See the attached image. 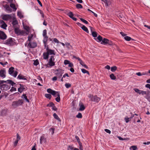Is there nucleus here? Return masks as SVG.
I'll return each mask as SVG.
<instances>
[{"instance_id": "obj_1", "label": "nucleus", "mask_w": 150, "mask_h": 150, "mask_svg": "<svg viewBox=\"0 0 150 150\" xmlns=\"http://www.w3.org/2000/svg\"><path fill=\"white\" fill-rule=\"evenodd\" d=\"M47 91L48 93H51L53 96L55 97L57 96V97L55 98V100L57 102H59L60 101V98L59 92L55 91L50 88L48 89L47 90Z\"/></svg>"}, {"instance_id": "obj_2", "label": "nucleus", "mask_w": 150, "mask_h": 150, "mask_svg": "<svg viewBox=\"0 0 150 150\" xmlns=\"http://www.w3.org/2000/svg\"><path fill=\"white\" fill-rule=\"evenodd\" d=\"M23 103L22 100H19L17 101H14L12 102V105L14 108H16L17 107L22 105Z\"/></svg>"}, {"instance_id": "obj_3", "label": "nucleus", "mask_w": 150, "mask_h": 150, "mask_svg": "<svg viewBox=\"0 0 150 150\" xmlns=\"http://www.w3.org/2000/svg\"><path fill=\"white\" fill-rule=\"evenodd\" d=\"M88 97L90 98L91 101L98 102L100 100V98L98 97L97 96H93L91 94L88 96Z\"/></svg>"}, {"instance_id": "obj_4", "label": "nucleus", "mask_w": 150, "mask_h": 150, "mask_svg": "<svg viewBox=\"0 0 150 150\" xmlns=\"http://www.w3.org/2000/svg\"><path fill=\"white\" fill-rule=\"evenodd\" d=\"M14 67H11L8 70V73L10 75L13 76L14 77H16L17 75L18 72L16 71H14Z\"/></svg>"}, {"instance_id": "obj_5", "label": "nucleus", "mask_w": 150, "mask_h": 150, "mask_svg": "<svg viewBox=\"0 0 150 150\" xmlns=\"http://www.w3.org/2000/svg\"><path fill=\"white\" fill-rule=\"evenodd\" d=\"M14 40L12 38H9L5 41V44L9 46H12L15 43Z\"/></svg>"}, {"instance_id": "obj_6", "label": "nucleus", "mask_w": 150, "mask_h": 150, "mask_svg": "<svg viewBox=\"0 0 150 150\" xmlns=\"http://www.w3.org/2000/svg\"><path fill=\"white\" fill-rule=\"evenodd\" d=\"M54 58L53 56H51L49 59L48 64L50 67L53 66L55 65V62H54Z\"/></svg>"}, {"instance_id": "obj_7", "label": "nucleus", "mask_w": 150, "mask_h": 150, "mask_svg": "<svg viewBox=\"0 0 150 150\" xmlns=\"http://www.w3.org/2000/svg\"><path fill=\"white\" fill-rule=\"evenodd\" d=\"M63 71V70L61 69H57L55 71V73L57 75L58 77L60 78L64 73Z\"/></svg>"}, {"instance_id": "obj_8", "label": "nucleus", "mask_w": 150, "mask_h": 150, "mask_svg": "<svg viewBox=\"0 0 150 150\" xmlns=\"http://www.w3.org/2000/svg\"><path fill=\"white\" fill-rule=\"evenodd\" d=\"M11 15L6 14L2 16V19L5 21H8L11 19Z\"/></svg>"}, {"instance_id": "obj_9", "label": "nucleus", "mask_w": 150, "mask_h": 150, "mask_svg": "<svg viewBox=\"0 0 150 150\" xmlns=\"http://www.w3.org/2000/svg\"><path fill=\"white\" fill-rule=\"evenodd\" d=\"M47 53L48 54L50 55H55L54 52V50L50 49L48 46H47L46 49Z\"/></svg>"}, {"instance_id": "obj_10", "label": "nucleus", "mask_w": 150, "mask_h": 150, "mask_svg": "<svg viewBox=\"0 0 150 150\" xmlns=\"http://www.w3.org/2000/svg\"><path fill=\"white\" fill-rule=\"evenodd\" d=\"M0 77L3 78L6 77V71L4 69H1L0 70Z\"/></svg>"}, {"instance_id": "obj_11", "label": "nucleus", "mask_w": 150, "mask_h": 150, "mask_svg": "<svg viewBox=\"0 0 150 150\" xmlns=\"http://www.w3.org/2000/svg\"><path fill=\"white\" fill-rule=\"evenodd\" d=\"M28 46L31 48H34L37 46L36 43L34 42H29L28 44Z\"/></svg>"}, {"instance_id": "obj_12", "label": "nucleus", "mask_w": 150, "mask_h": 150, "mask_svg": "<svg viewBox=\"0 0 150 150\" xmlns=\"http://www.w3.org/2000/svg\"><path fill=\"white\" fill-rule=\"evenodd\" d=\"M3 7L5 9L6 11L8 13H11L12 12L11 9L10 8V6L7 4H6L3 5Z\"/></svg>"}, {"instance_id": "obj_13", "label": "nucleus", "mask_w": 150, "mask_h": 150, "mask_svg": "<svg viewBox=\"0 0 150 150\" xmlns=\"http://www.w3.org/2000/svg\"><path fill=\"white\" fill-rule=\"evenodd\" d=\"M0 87L1 89L6 91L8 90L9 88L8 85L7 84H3L1 85Z\"/></svg>"}, {"instance_id": "obj_14", "label": "nucleus", "mask_w": 150, "mask_h": 150, "mask_svg": "<svg viewBox=\"0 0 150 150\" xmlns=\"http://www.w3.org/2000/svg\"><path fill=\"white\" fill-rule=\"evenodd\" d=\"M7 36L4 32L0 31V39L1 40H5L6 39Z\"/></svg>"}, {"instance_id": "obj_15", "label": "nucleus", "mask_w": 150, "mask_h": 150, "mask_svg": "<svg viewBox=\"0 0 150 150\" xmlns=\"http://www.w3.org/2000/svg\"><path fill=\"white\" fill-rule=\"evenodd\" d=\"M19 85L20 86V87L18 88V91L20 93H21L25 89L26 87L21 84H20Z\"/></svg>"}, {"instance_id": "obj_16", "label": "nucleus", "mask_w": 150, "mask_h": 150, "mask_svg": "<svg viewBox=\"0 0 150 150\" xmlns=\"http://www.w3.org/2000/svg\"><path fill=\"white\" fill-rule=\"evenodd\" d=\"M67 15L69 16L70 18H72L73 20L74 21H76L77 19L74 17V14L73 13L71 12H69L67 13Z\"/></svg>"}, {"instance_id": "obj_17", "label": "nucleus", "mask_w": 150, "mask_h": 150, "mask_svg": "<svg viewBox=\"0 0 150 150\" xmlns=\"http://www.w3.org/2000/svg\"><path fill=\"white\" fill-rule=\"evenodd\" d=\"M7 114V110H3L1 112L0 115L2 116H6Z\"/></svg>"}, {"instance_id": "obj_18", "label": "nucleus", "mask_w": 150, "mask_h": 150, "mask_svg": "<svg viewBox=\"0 0 150 150\" xmlns=\"http://www.w3.org/2000/svg\"><path fill=\"white\" fill-rule=\"evenodd\" d=\"M46 142V139L45 138L43 135L42 136L40 137V144H42L43 143H45Z\"/></svg>"}, {"instance_id": "obj_19", "label": "nucleus", "mask_w": 150, "mask_h": 150, "mask_svg": "<svg viewBox=\"0 0 150 150\" xmlns=\"http://www.w3.org/2000/svg\"><path fill=\"white\" fill-rule=\"evenodd\" d=\"M14 3H11L10 5V7L13 9L14 11H16L17 10V8L16 7L15 5L14 4Z\"/></svg>"}, {"instance_id": "obj_20", "label": "nucleus", "mask_w": 150, "mask_h": 150, "mask_svg": "<svg viewBox=\"0 0 150 150\" xmlns=\"http://www.w3.org/2000/svg\"><path fill=\"white\" fill-rule=\"evenodd\" d=\"M28 34V33H26L25 31L21 30L18 35H25Z\"/></svg>"}, {"instance_id": "obj_21", "label": "nucleus", "mask_w": 150, "mask_h": 150, "mask_svg": "<svg viewBox=\"0 0 150 150\" xmlns=\"http://www.w3.org/2000/svg\"><path fill=\"white\" fill-rule=\"evenodd\" d=\"M17 78L19 79H22L23 80H27L25 77L22 75L19 74L17 77Z\"/></svg>"}, {"instance_id": "obj_22", "label": "nucleus", "mask_w": 150, "mask_h": 150, "mask_svg": "<svg viewBox=\"0 0 150 150\" xmlns=\"http://www.w3.org/2000/svg\"><path fill=\"white\" fill-rule=\"evenodd\" d=\"M109 42L110 40H109L108 39L106 38H104L102 40L101 43L102 44H107Z\"/></svg>"}, {"instance_id": "obj_23", "label": "nucleus", "mask_w": 150, "mask_h": 150, "mask_svg": "<svg viewBox=\"0 0 150 150\" xmlns=\"http://www.w3.org/2000/svg\"><path fill=\"white\" fill-rule=\"evenodd\" d=\"M134 117V115H133L130 117H126L125 118V120L126 123H128L131 119H132Z\"/></svg>"}, {"instance_id": "obj_24", "label": "nucleus", "mask_w": 150, "mask_h": 150, "mask_svg": "<svg viewBox=\"0 0 150 150\" xmlns=\"http://www.w3.org/2000/svg\"><path fill=\"white\" fill-rule=\"evenodd\" d=\"M104 2L105 4V5L106 6H108L111 4V2L109 1H108L107 0H104L103 1Z\"/></svg>"}, {"instance_id": "obj_25", "label": "nucleus", "mask_w": 150, "mask_h": 150, "mask_svg": "<svg viewBox=\"0 0 150 150\" xmlns=\"http://www.w3.org/2000/svg\"><path fill=\"white\" fill-rule=\"evenodd\" d=\"M43 55V59H47L49 58V55L46 52H44Z\"/></svg>"}, {"instance_id": "obj_26", "label": "nucleus", "mask_w": 150, "mask_h": 150, "mask_svg": "<svg viewBox=\"0 0 150 150\" xmlns=\"http://www.w3.org/2000/svg\"><path fill=\"white\" fill-rule=\"evenodd\" d=\"M146 92H147V93L146 94V96L145 98L149 101H150L149 100L150 99V96L149 95L150 91H146Z\"/></svg>"}, {"instance_id": "obj_27", "label": "nucleus", "mask_w": 150, "mask_h": 150, "mask_svg": "<svg viewBox=\"0 0 150 150\" xmlns=\"http://www.w3.org/2000/svg\"><path fill=\"white\" fill-rule=\"evenodd\" d=\"M48 37H44V39L43 40V42L45 46H46V45L47 44V42L48 40Z\"/></svg>"}, {"instance_id": "obj_28", "label": "nucleus", "mask_w": 150, "mask_h": 150, "mask_svg": "<svg viewBox=\"0 0 150 150\" xmlns=\"http://www.w3.org/2000/svg\"><path fill=\"white\" fill-rule=\"evenodd\" d=\"M18 22L16 20V18H14L13 19V22H12V24L13 25V26L15 27L14 26L16 25L17 24Z\"/></svg>"}, {"instance_id": "obj_29", "label": "nucleus", "mask_w": 150, "mask_h": 150, "mask_svg": "<svg viewBox=\"0 0 150 150\" xmlns=\"http://www.w3.org/2000/svg\"><path fill=\"white\" fill-rule=\"evenodd\" d=\"M20 30H19L18 29V27H16V28H15V29H14L15 32L16 34H17L18 35L20 33Z\"/></svg>"}, {"instance_id": "obj_30", "label": "nucleus", "mask_w": 150, "mask_h": 150, "mask_svg": "<svg viewBox=\"0 0 150 150\" xmlns=\"http://www.w3.org/2000/svg\"><path fill=\"white\" fill-rule=\"evenodd\" d=\"M81 28L84 31H85L87 33H89L88 28L85 26L83 25L82 27H81Z\"/></svg>"}, {"instance_id": "obj_31", "label": "nucleus", "mask_w": 150, "mask_h": 150, "mask_svg": "<svg viewBox=\"0 0 150 150\" xmlns=\"http://www.w3.org/2000/svg\"><path fill=\"white\" fill-rule=\"evenodd\" d=\"M24 28L26 30V31L27 32V33H29V30H30V28L29 27L27 26V25H24L23 26Z\"/></svg>"}, {"instance_id": "obj_32", "label": "nucleus", "mask_w": 150, "mask_h": 150, "mask_svg": "<svg viewBox=\"0 0 150 150\" xmlns=\"http://www.w3.org/2000/svg\"><path fill=\"white\" fill-rule=\"evenodd\" d=\"M80 108L79 109V110L80 111H83L85 109V107L84 106V105L83 104H79Z\"/></svg>"}, {"instance_id": "obj_33", "label": "nucleus", "mask_w": 150, "mask_h": 150, "mask_svg": "<svg viewBox=\"0 0 150 150\" xmlns=\"http://www.w3.org/2000/svg\"><path fill=\"white\" fill-rule=\"evenodd\" d=\"M7 83L10 84L12 86H13L15 83L11 80H7Z\"/></svg>"}, {"instance_id": "obj_34", "label": "nucleus", "mask_w": 150, "mask_h": 150, "mask_svg": "<svg viewBox=\"0 0 150 150\" xmlns=\"http://www.w3.org/2000/svg\"><path fill=\"white\" fill-rule=\"evenodd\" d=\"M53 116L57 120L59 121H60V118L58 117V115L55 113H54L53 115Z\"/></svg>"}, {"instance_id": "obj_35", "label": "nucleus", "mask_w": 150, "mask_h": 150, "mask_svg": "<svg viewBox=\"0 0 150 150\" xmlns=\"http://www.w3.org/2000/svg\"><path fill=\"white\" fill-rule=\"evenodd\" d=\"M33 36V34L29 35L28 37V41L29 42H30L32 40Z\"/></svg>"}, {"instance_id": "obj_36", "label": "nucleus", "mask_w": 150, "mask_h": 150, "mask_svg": "<svg viewBox=\"0 0 150 150\" xmlns=\"http://www.w3.org/2000/svg\"><path fill=\"white\" fill-rule=\"evenodd\" d=\"M81 70L82 72L83 73H84V74L87 73L88 75L89 74V72L88 71H87L86 70V69H81Z\"/></svg>"}, {"instance_id": "obj_37", "label": "nucleus", "mask_w": 150, "mask_h": 150, "mask_svg": "<svg viewBox=\"0 0 150 150\" xmlns=\"http://www.w3.org/2000/svg\"><path fill=\"white\" fill-rule=\"evenodd\" d=\"M22 98H24L27 102H29V100L27 98V97L26 96L25 94H23L22 95Z\"/></svg>"}, {"instance_id": "obj_38", "label": "nucleus", "mask_w": 150, "mask_h": 150, "mask_svg": "<svg viewBox=\"0 0 150 150\" xmlns=\"http://www.w3.org/2000/svg\"><path fill=\"white\" fill-rule=\"evenodd\" d=\"M76 8L78 9L81 8H82V5L79 4H77L76 5Z\"/></svg>"}, {"instance_id": "obj_39", "label": "nucleus", "mask_w": 150, "mask_h": 150, "mask_svg": "<svg viewBox=\"0 0 150 150\" xmlns=\"http://www.w3.org/2000/svg\"><path fill=\"white\" fill-rule=\"evenodd\" d=\"M110 77L112 80H115L116 79V77L113 74H112L110 75Z\"/></svg>"}, {"instance_id": "obj_40", "label": "nucleus", "mask_w": 150, "mask_h": 150, "mask_svg": "<svg viewBox=\"0 0 150 150\" xmlns=\"http://www.w3.org/2000/svg\"><path fill=\"white\" fill-rule=\"evenodd\" d=\"M47 30L46 29H45L43 30L42 35L44 37H46L47 36Z\"/></svg>"}, {"instance_id": "obj_41", "label": "nucleus", "mask_w": 150, "mask_h": 150, "mask_svg": "<svg viewBox=\"0 0 150 150\" xmlns=\"http://www.w3.org/2000/svg\"><path fill=\"white\" fill-rule=\"evenodd\" d=\"M137 146H131L130 148V150L132 149L133 150H137Z\"/></svg>"}, {"instance_id": "obj_42", "label": "nucleus", "mask_w": 150, "mask_h": 150, "mask_svg": "<svg viewBox=\"0 0 150 150\" xmlns=\"http://www.w3.org/2000/svg\"><path fill=\"white\" fill-rule=\"evenodd\" d=\"M92 35L94 37H96L97 36V33L96 32H92Z\"/></svg>"}, {"instance_id": "obj_43", "label": "nucleus", "mask_w": 150, "mask_h": 150, "mask_svg": "<svg viewBox=\"0 0 150 150\" xmlns=\"http://www.w3.org/2000/svg\"><path fill=\"white\" fill-rule=\"evenodd\" d=\"M117 69V67L116 66H115L111 67V70L112 71L114 72Z\"/></svg>"}, {"instance_id": "obj_44", "label": "nucleus", "mask_w": 150, "mask_h": 150, "mask_svg": "<svg viewBox=\"0 0 150 150\" xmlns=\"http://www.w3.org/2000/svg\"><path fill=\"white\" fill-rule=\"evenodd\" d=\"M97 39L98 40L97 41L98 42H100L101 41H102L103 40L102 37L100 35H99Z\"/></svg>"}, {"instance_id": "obj_45", "label": "nucleus", "mask_w": 150, "mask_h": 150, "mask_svg": "<svg viewBox=\"0 0 150 150\" xmlns=\"http://www.w3.org/2000/svg\"><path fill=\"white\" fill-rule=\"evenodd\" d=\"M65 45H66L67 47L69 49L71 48V46L70 45V44L69 43L66 42Z\"/></svg>"}, {"instance_id": "obj_46", "label": "nucleus", "mask_w": 150, "mask_h": 150, "mask_svg": "<svg viewBox=\"0 0 150 150\" xmlns=\"http://www.w3.org/2000/svg\"><path fill=\"white\" fill-rule=\"evenodd\" d=\"M45 96L46 98L49 99H50L52 97L51 95L49 94H45Z\"/></svg>"}, {"instance_id": "obj_47", "label": "nucleus", "mask_w": 150, "mask_h": 150, "mask_svg": "<svg viewBox=\"0 0 150 150\" xmlns=\"http://www.w3.org/2000/svg\"><path fill=\"white\" fill-rule=\"evenodd\" d=\"M124 39L127 41H129L131 40L132 38L129 37L127 36L124 37Z\"/></svg>"}, {"instance_id": "obj_48", "label": "nucleus", "mask_w": 150, "mask_h": 150, "mask_svg": "<svg viewBox=\"0 0 150 150\" xmlns=\"http://www.w3.org/2000/svg\"><path fill=\"white\" fill-rule=\"evenodd\" d=\"M1 27L4 29H6V28L7 26V25L5 23H3L1 25Z\"/></svg>"}, {"instance_id": "obj_49", "label": "nucleus", "mask_w": 150, "mask_h": 150, "mask_svg": "<svg viewBox=\"0 0 150 150\" xmlns=\"http://www.w3.org/2000/svg\"><path fill=\"white\" fill-rule=\"evenodd\" d=\"M17 15L21 18L23 17V15L22 14L21 12H18Z\"/></svg>"}, {"instance_id": "obj_50", "label": "nucleus", "mask_w": 150, "mask_h": 150, "mask_svg": "<svg viewBox=\"0 0 150 150\" xmlns=\"http://www.w3.org/2000/svg\"><path fill=\"white\" fill-rule=\"evenodd\" d=\"M80 20H81V21L82 22H83L84 23H85L86 24H88V22L86 20L83 19L82 18H80Z\"/></svg>"}, {"instance_id": "obj_51", "label": "nucleus", "mask_w": 150, "mask_h": 150, "mask_svg": "<svg viewBox=\"0 0 150 150\" xmlns=\"http://www.w3.org/2000/svg\"><path fill=\"white\" fill-rule=\"evenodd\" d=\"M65 86L66 88H69L71 87V85L69 83H67L65 84Z\"/></svg>"}, {"instance_id": "obj_52", "label": "nucleus", "mask_w": 150, "mask_h": 150, "mask_svg": "<svg viewBox=\"0 0 150 150\" xmlns=\"http://www.w3.org/2000/svg\"><path fill=\"white\" fill-rule=\"evenodd\" d=\"M39 64V63L38 62V59H36V60H35L34 61L33 64L34 65L37 66V65H38Z\"/></svg>"}, {"instance_id": "obj_53", "label": "nucleus", "mask_w": 150, "mask_h": 150, "mask_svg": "<svg viewBox=\"0 0 150 150\" xmlns=\"http://www.w3.org/2000/svg\"><path fill=\"white\" fill-rule=\"evenodd\" d=\"M76 117L78 118H81L82 117V115L81 113H79Z\"/></svg>"}, {"instance_id": "obj_54", "label": "nucleus", "mask_w": 150, "mask_h": 150, "mask_svg": "<svg viewBox=\"0 0 150 150\" xmlns=\"http://www.w3.org/2000/svg\"><path fill=\"white\" fill-rule=\"evenodd\" d=\"M79 149L80 150H83V147L82 145V143H79Z\"/></svg>"}, {"instance_id": "obj_55", "label": "nucleus", "mask_w": 150, "mask_h": 150, "mask_svg": "<svg viewBox=\"0 0 150 150\" xmlns=\"http://www.w3.org/2000/svg\"><path fill=\"white\" fill-rule=\"evenodd\" d=\"M54 105V104L52 103H51L47 105V106L52 107Z\"/></svg>"}, {"instance_id": "obj_56", "label": "nucleus", "mask_w": 150, "mask_h": 150, "mask_svg": "<svg viewBox=\"0 0 150 150\" xmlns=\"http://www.w3.org/2000/svg\"><path fill=\"white\" fill-rule=\"evenodd\" d=\"M64 64L65 65H67V64H69V63H70V62L69 61L67 60H65L64 61Z\"/></svg>"}, {"instance_id": "obj_57", "label": "nucleus", "mask_w": 150, "mask_h": 150, "mask_svg": "<svg viewBox=\"0 0 150 150\" xmlns=\"http://www.w3.org/2000/svg\"><path fill=\"white\" fill-rule=\"evenodd\" d=\"M117 137L120 140H127L128 139L127 138L123 139L121 137H119V136Z\"/></svg>"}, {"instance_id": "obj_58", "label": "nucleus", "mask_w": 150, "mask_h": 150, "mask_svg": "<svg viewBox=\"0 0 150 150\" xmlns=\"http://www.w3.org/2000/svg\"><path fill=\"white\" fill-rule=\"evenodd\" d=\"M53 41L55 43H59V40L56 38H54L53 39Z\"/></svg>"}, {"instance_id": "obj_59", "label": "nucleus", "mask_w": 150, "mask_h": 150, "mask_svg": "<svg viewBox=\"0 0 150 150\" xmlns=\"http://www.w3.org/2000/svg\"><path fill=\"white\" fill-rule=\"evenodd\" d=\"M16 88L14 87H12L11 88V89L10 90L11 91H16Z\"/></svg>"}, {"instance_id": "obj_60", "label": "nucleus", "mask_w": 150, "mask_h": 150, "mask_svg": "<svg viewBox=\"0 0 150 150\" xmlns=\"http://www.w3.org/2000/svg\"><path fill=\"white\" fill-rule=\"evenodd\" d=\"M75 138L76 139L79 144V143H81L80 142L79 139V137H78V136H75Z\"/></svg>"}, {"instance_id": "obj_61", "label": "nucleus", "mask_w": 150, "mask_h": 150, "mask_svg": "<svg viewBox=\"0 0 150 150\" xmlns=\"http://www.w3.org/2000/svg\"><path fill=\"white\" fill-rule=\"evenodd\" d=\"M7 83V80L6 81H4V80H0V84H1L3 83Z\"/></svg>"}, {"instance_id": "obj_62", "label": "nucleus", "mask_w": 150, "mask_h": 150, "mask_svg": "<svg viewBox=\"0 0 150 150\" xmlns=\"http://www.w3.org/2000/svg\"><path fill=\"white\" fill-rule=\"evenodd\" d=\"M21 139L19 135L18 134H17V140L19 141Z\"/></svg>"}, {"instance_id": "obj_63", "label": "nucleus", "mask_w": 150, "mask_h": 150, "mask_svg": "<svg viewBox=\"0 0 150 150\" xmlns=\"http://www.w3.org/2000/svg\"><path fill=\"white\" fill-rule=\"evenodd\" d=\"M141 94H142V95H146V94L147 93V92L146 91H142L141 92Z\"/></svg>"}, {"instance_id": "obj_64", "label": "nucleus", "mask_w": 150, "mask_h": 150, "mask_svg": "<svg viewBox=\"0 0 150 150\" xmlns=\"http://www.w3.org/2000/svg\"><path fill=\"white\" fill-rule=\"evenodd\" d=\"M145 87L150 89V84H147L145 85Z\"/></svg>"}]
</instances>
